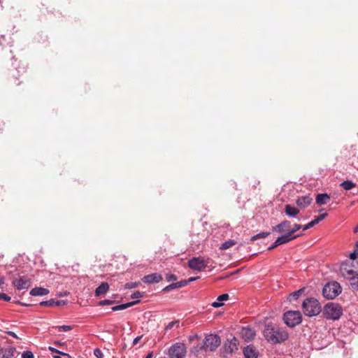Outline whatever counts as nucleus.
<instances>
[{
  "mask_svg": "<svg viewBox=\"0 0 358 358\" xmlns=\"http://www.w3.org/2000/svg\"><path fill=\"white\" fill-rule=\"evenodd\" d=\"M3 41H5V36H1L0 38V45H3Z\"/></svg>",
  "mask_w": 358,
  "mask_h": 358,
  "instance_id": "49",
  "label": "nucleus"
},
{
  "mask_svg": "<svg viewBox=\"0 0 358 358\" xmlns=\"http://www.w3.org/2000/svg\"><path fill=\"white\" fill-rule=\"evenodd\" d=\"M48 349L52 353H57V354L62 355V356L70 357V355L68 353L59 351V350L56 349L55 348L50 346L48 348Z\"/></svg>",
  "mask_w": 358,
  "mask_h": 358,
  "instance_id": "33",
  "label": "nucleus"
},
{
  "mask_svg": "<svg viewBox=\"0 0 358 358\" xmlns=\"http://www.w3.org/2000/svg\"><path fill=\"white\" fill-rule=\"evenodd\" d=\"M114 303H115V301L109 300V299H104V300L100 301L98 303V305L101 306H106V305H111Z\"/></svg>",
  "mask_w": 358,
  "mask_h": 358,
  "instance_id": "36",
  "label": "nucleus"
},
{
  "mask_svg": "<svg viewBox=\"0 0 358 358\" xmlns=\"http://www.w3.org/2000/svg\"><path fill=\"white\" fill-rule=\"evenodd\" d=\"M343 314L342 307L334 303H328L324 307L323 315L327 320H337Z\"/></svg>",
  "mask_w": 358,
  "mask_h": 358,
  "instance_id": "3",
  "label": "nucleus"
},
{
  "mask_svg": "<svg viewBox=\"0 0 358 358\" xmlns=\"http://www.w3.org/2000/svg\"><path fill=\"white\" fill-rule=\"evenodd\" d=\"M94 355L96 358H103V354L99 348L94 349Z\"/></svg>",
  "mask_w": 358,
  "mask_h": 358,
  "instance_id": "38",
  "label": "nucleus"
},
{
  "mask_svg": "<svg viewBox=\"0 0 358 358\" xmlns=\"http://www.w3.org/2000/svg\"><path fill=\"white\" fill-rule=\"evenodd\" d=\"M16 350L13 347L0 349V358H13Z\"/></svg>",
  "mask_w": 358,
  "mask_h": 358,
  "instance_id": "17",
  "label": "nucleus"
},
{
  "mask_svg": "<svg viewBox=\"0 0 358 358\" xmlns=\"http://www.w3.org/2000/svg\"><path fill=\"white\" fill-rule=\"evenodd\" d=\"M235 243H236L234 241H231V240L227 241L222 244L220 249L227 250V249L231 248V246H233L234 245H235Z\"/></svg>",
  "mask_w": 358,
  "mask_h": 358,
  "instance_id": "32",
  "label": "nucleus"
},
{
  "mask_svg": "<svg viewBox=\"0 0 358 358\" xmlns=\"http://www.w3.org/2000/svg\"><path fill=\"white\" fill-rule=\"evenodd\" d=\"M264 336L268 343L276 344L286 341L289 335L284 328L268 324L265 326Z\"/></svg>",
  "mask_w": 358,
  "mask_h": 358,
  "instance_id": "1",
  "label": "nucleus"
},
{
  "mask_svg": "<svg viewBox=\"0 0 358 358\" xmlns=\"http://www.w3.org/2000/svg\"><path fill=\"white\" fill-rule=\"evenodd\" d=\"M291 222L288 220H284L280 224L273 227L272 230L275 232H282V231H288L290 229Z\"/></svg>",
  "mask_w": 358,
  "mask_h": 358,
  "instance_id": "15",
  "label": "nucleus"
},
{
  "mask_svg": "<svg viewBox=\"0 0 358 358\" xmlns=\"http://www.w3.org/2000/svg\"><path fill=\"white\" fill-rule=\"evenodd\" d=\"M6 334L8 335L15 338H18V336H17V334L15 332L12 331H8L6 332Z\"/></svg>",
  "mask_w": 358,
  "mask_h": 358,
  "instance_id": "46",
  "label": "nucleus"
},
{
  "mask_svg": "<svg viewBox=\"0 0 358 358\" xmlns=\"http://www.w3.org/2000/svg\"><path fill=\"white\" fill-rule=\"evenodd\" d=\"M59 331H69L72 329V327L70 325H62L57 327Z\"/></svg>",
  "mask_w": 358,
  "mask_h": 358,
  "instance_id": "37",
  "label": "nucleus"
},
{
  "mask_svg": "<svg viewBox=\"0 0 358 358\" xmlns=\"http://www.w3.org/2000/svg\"><path fill=\"white\" fill-rule=\"evenodd\" d=\"M69 358H71V357H69Z\"/></svg>",
  "mask_w": 358,
  "mask_h": 358,
  "instance_id": "58",
  "label": "nucleus"
},
{
  "mask_svg": "<svg viewBox=\"0 0 358 358\" xmlns=\"http://www.w3.org/2000/svg\"><path fill=\"white\" fill-rule=\"evenodd\" d=\"M229 299V294H222L217 297V301H227Z\"/></svg>",
  "mask_w": 358,
  "mask_h": 358,
  "instance_id": "41",
  "label": "nucleus"
},
{
  "mask_svg": "<svg viewBox=\"0 0 358 358\" xmlns=\"http://www.w3.org/2000/svg\"><path fill=\"white\" fill-rule=\"evenodd\" d=\"M317 224V221L315 220V219H314L312 221L309 222L308 224H306L305 226H303V230H304V231L307 230V229L313 227V226H315Z\"/></svg>",
  "mask_w": 358,
  "mask_h": 358,
  "instance_id": "35",
  "label": "nucleus"
},
{
  "mask_svg": "<svg viewBox=\"0 0 358 358\" xmlns=\"http://www.w3.org/2000/svg\"><path fill=\"white\" fill-rule=\"evenodd\" d=\"M330 199L329 196L326 193L318 194L316 196V203L318 205H324Z\"/></svg>",
  "mask_w": 358,
  "mask_h": 358,
  "instance_id": "24",
  "label": "nucleus"
},
{
  "mask_svg": "<svg viewBox=\"0 0 358 358\" xmlns=\"http://www.w3.org/2000/svg\"><path fill=\"white\" fill-rule=\"evenodd\" d=\"M4 284V280L3 278L0 275V287Z\"/></svg>",
  "mask_w": 358,
  "mask_h": 358,
  "instance_id": "52",
  "label": "nucleus"
},
{
  "mask_svg": "<svg viewBox=\"0 0 358 358\" xmlns=\"http://www.w3.org/2000/svg\"><path fill=\"white\" fill-rule=\"evenodd\" d=\"M198 278H199V277H192L189 279V282L194 281V280H197Z\"/></svg>",
  "mask_w": 358,
  "mask_h": 358,
  "instance_id": "51",
  "label": "nucleus"
},
{
  "mask_svg": "<svg viewBox=\"0 0 358 358\" xmlns=\"http://www.w3.org/2000/svg\"><path fill=\"white\" fill-rule=\"evenodd\" d=\"M221 343L220 337L217 334H210L204 338L200 349L204 351H215Z\"/></svg>",
  "mask_w": 358,
  "mask_h": 358,
  "instance_id": "4",
  "label": "nucleus"
},
{
  "mask_svg": "<svg viewBox=\"0 0 358 358\" xmlns=\"http://www.w3.org/2000/svg\"><path fill=\"white\" fill-rule=\"evenodd\" d=\"M312 201L313 199L310 196V195H305L299 197L296 203L299 207L303 208L309 206Z\"/></svg>",
  "mask_w": 358,
  "mask_h": 358,
  "instance_id": "16",
  "label": "nucleus"
},
{
  "mask_svg": "<svg viewBox=\"0 0 358 358\" xmlns=\"http://www.w3.org/2000/svg\"><path fill=\"white\" fill-rule=\"evenodd\" d=\"M55 343H56L57 345H59V344H60V342H56Z\"/></svg>",
  "mask_w": 358,
  "mask_h": 358,
  "instance_id": "57",
  "label": "nucleus"
},
{
  "mask_svg": "<svg viewBox=\"0 0 358 358\" xmlns=\"http://www.w3.org/2000/svg\"><path fill=\"white\" fill-rule=\"evenodd\" d=\"M224 352L231 354L238 349V339L233 337L231 339H227L224 345Z\"/></svg>",
  "mask_w": 358,
  "mask_h": 358,
  "instance_id": "11",
  "label": "nucleus"
},
{
  "mask_svg": "<svg viewBox=\"0 0 358 358\" xmlns=\"http://www.w3.org/2000/svg\"><path fill=\"white\" fill-rule=\"evenodd\" d=\"M355 232H358V225L354 229Z\"/></svg>",
  "mask_w": 358,
  "mask_h": 358,
  "instance_id": "55",
  "label": "nucleus"
},
{
  "mask_svg": "<svg viewBox=\"0 0 358 358\" xmlns=\"http://www.w3.org/2000/svg\"><path fill=\"white\" fill-rule=\"evenodd\" d=\"M342 291L340 284L337 282L327 283L322 289V294L327 299H334L338 296Z\"/></svg>",
  "mask_w": 358,
  "mask_h": 358,
  "instance_id": "5",
  "label": "nucleus"
},
{
  "mask_svg": "<svg viewBox=\"0 0 358 358\" xmlns=\"http://www.w3.org/2000/svg\"><path fill=\"white\" fill-rule=\"evenodd\" d=\"M166 280L168 282H170V281H174V280H177V276L174 274H169V273H167L166 275Z\"/></svg>",
  "mask_w": 358,
  "mask_h": 358,
  "instance_id": "40",
  "label": "nucleus"
},
{
  "mask_svg": "<svg viewBox=\"0 0 358 358\" xmlns=\"http://www.w3.org/2000/svg\"><path fill=\"white\" fill-rule=\"evenodd\" d=\"M152 355H153V352H149L146 357L145 358H152Z\"/></svg>",
  "mask_w": 358,
  "mask_h": 358,
  "instance_id": "50",
  "label": "nucleus"
},
{
  "mask_svg": "<svg viewBox=\"0 0 358 358\" xmlns=\"http://www.w3.org/2000/svg\"><path fill=\"white\" fill-rule=\"evenodd\" d=\"M29 294L31 296H45L49 294V290L41 287H35L31 289Z\"/></svg>",
  "mask_w": 358,
  "mask_h": 358,
  "instance_id": "22",
  "label": "nucleus"
},
{
  "mask_svg": "<svg viewBox=\"0 0 358 358\" xmlns=\"http://www.w3.org/2000/svg\"><path fill=\"white\" fill-rule=\"evenodd\" d=\"M187 283H188V282L186 280H182V281L177 282H173V283L169 285L168 286L165 287L163 289V291L165 292H169L174 289L185 287V285H187Z\"/></svg>",
  "mask_w": 358,
  "mask_h": 358,
  "instance_id": "20",
  "label": "nucleus"
},
{
  "mask_svg": "<svg viewBox=\"0 0 358 358\" xmlns=\"http://www.w3.org/2000/svg\"><path fill=\"white\" fill-rule=\"evenodd\" d=\"M162 280L161 274L155 273L147 275H145L143 278V281L146 284L157 283Z\"/></svg>",
  "mask_w": 358,
  "mask_h": 358,
  "instance_id": "14",
  "label": "nucleus"
},
{
  "mask_svg": "<svg viewBox=\"0 0 358 358\" xmlns=\"http://www.w3.org/2000/svg\"><path fill=\"white\" fill-rule=\"evenodd\" d=\"M13 285L17 290H27L32 284L31 278L27 275H19L13 279Z\"/></svg>",
  "mask_w": 358,
  "mask_h": 358,
  "instance_id": "8",
  "label": "nucleus"
},
{
  "mask_svg": "<svg viewBox=\"0 0 358 358\" xmlns=\"http://www.w3.org/2000/svg\"><path fill=\"white\" fill-rule=\"evenodd\" d=\"M197 338L196 335L189 336V341H193L194 338Z\"/></svg>",
  "mask_w": 358,
  "mask_h": 358,
  "instance_id": "54",
  "label": "nucleus"
},
{
  "mask_svg": "<svg viewBox=\"0 0 358 358\" xmlns=\"http://www.w3.org/2000/svg\"><path fill=\"white\" fill-rule=\"evenodd\" d=\"M300 235H292L289 232H286L285 234L281 235L280 236L278 237L276 239V245H282L287 243H289L298 237H299Z\"/></svg>",
  "mask_w": 358,
  "mask_h": 358,
  "instance_id": "13",
  "label": "nucleus"
},
{
  "mask_svg": "<svg viewBox=\"0 0 358 358\" xmlns=\"http://www.w3.org/2000/svg\"><path fill=\"white\" fill-rule=\"evenodd\" d=\"M125 287H126V288H132V287H133V285H131V283H127V284L125 285Z\"/></svg>",
  "mask_w": 358,
  "mask_h": 358,
  "instance_id": "53",
  "label": "nucleus"
},
{
  "mask_svg": "<svg viewBox=\"0 0 358 358\" xmlns=\"http://www.w3.org/2000/svg\"><path fill=\"white\" fill-rule=\"evenodd\" d=\"M340 272L343 278L350 280L358 271L354 269L352 263L344 262L341 266Z\"/></svg>",
  "mask_w": 358,
  "mask_h": 358,
  "instance_id": "10",
  "label": "nucleus"
},
{
  "mask_svg": "<svg viewBox=\"0 0 358 358\" xmlns=\"http://www.w3.org/2000/svg\"><path fill=\"white\" fill-rule=\"evenodd\" d=\"M345 190H350L356 186V183L352 180H345L340 184Z\"/></svg>",
  "mask_w": 358,
  "mask_h": 358,
  "instance_id": "26",
  "label": "nucleus"
},
{
  "mask_svg": "<svg viewBox=\"0 0 358 358\" xmlns=\"http://www.w3.org/2000/svg\"><path fill=\"white\" fill-rule=\"evenodd\" d=\"M241 334L245 341H251L255 336V330L250 327H243Z\"/></svg>",
  "mask_w": 358,
  "mask_h": 358,
  "instance_id": "18",
  "label": "nucleus"
},
{
  "mask_svg": "<svg viewBox=\"0 0 358 358\" xmlns=\"http://www.w3.org/2000/svg\"><path fill=\"white\" fill-rule=\"evenodd\" d=\"M284 322L289 327H294L302 321V315L299 310H288L283 315Z\"/></svg>",
  "mask_w": 358,
  "mask_h": 358,
  "instance_id": "6",
  "label": "nucleus"
},
{
  "mask_svg": "<svg viewBox=\"0 0 358 358\" xmlns=\"http://www.w3.org/2000/svg\"><path fill=\"white\" fill-rule=\"evenodd\" d=\"M54 358H62L61 357L57 355V356H55Z\"/></svg>",
  "mask_w": 358,
  "mask_h": 358,
  "instance_id": "56",
  "label": "nucleus"
},
{
  "mask_svg": "<svg viewBox=\"0 0 358 358\" xmlns=\"http://www.w3.org/2000/svg\"><path fill=\"white\" fill-rule=\"evenodd\" d=\"M303 313L308 317L316 316L321 312L322 308L319 301L314 298H307L302 303Z\"/></svg>",
  "mask_w": 358,
  "mask_h": 358,
  "instance_id": "2",
  "label": "nucleus"
},
{
  "mask_svg": "<svg viewBox=\"0 0 358 358\" xmlns=\"http://www.w3.org/2000/svg\"><path fill=\"white\" fill-rule=\"evenodd\" d=\"M142 295H143V294H142V293H141V292H140L137 291V292H136L133 293V294L131 295V297L132 299H134V298H139V297H141V296H142Z\"/></svg>",
  "mask_w": 358,
  "mask_h": 358,
  "instance_id": "44",
  "label": "nucleus"
},
{
  "mask_svg": "<svg viewBox=\"0 0 358 358\" xmlns=\"http://www.w3.org/2000/svg\"><path fill=\"white\" fill-rule=\"evenodd\" d=\"M327 216V213H322V214L320 215L319 216H317V217H315V219L318 224L320 221L324 220Z\"/></svg>",
  "mask_w": 358,
  "mask_h": 358,
  "instance_id": "43",
  "label": "nucleus"
},
{
  "mask_svg": "<svg viewBox=\"0 0 358 358\" xmlns=\"http://www.w3.org/2000/svg\"><path fill=\"white\" fill-rule=\"evenodd\" d=\"M170 358H185L187 354V348L182 343H176L169 348Z\"/></svg>",
  "mask_w": 358,
  "mask_h": 358,
  "instance_id": "7",
  "label": "nucleus"
},
{
  "mask_svg": "<svg viewBox=\"0 0 358 358\" xmlns=\"http://www.w3.org/2000/svg\"><path fill=\"white\" fill-rule=\"evenodd\" d=\"M350 259L352 261L358 259V241L355 243L354 251L350 255Z\"/></svg>",
  "mask_w": 358,
  "mask_h": 358,
  "instance_id": "31",
  "label": "nucleus"
},
{
  "mask_svg": "<svg viewBox=\"0 0 358 358\" xmlns=\"http://www.w3.org/2000/svg\"><path fill=\"white\" fill-rule=\"evenodd\" d=\"M244 358H258L259 352L252 345H248L243 348Z\"/></svg>",
  "mask_w": 358,
  "mask_h": 358,
  "instance_id": "12",
  "label": "nucleus"
},
{
  "mask_svg": "<svg viewBox=\"0 0 358 358\" xmlns=\"http://www.w3.org/2000/svg\"><path fill=\"white\" fill-rule=\"evenodd\" d=\"M269 234H270V232H265V231L260 232V233L252 236L250 241H255L260 239V238H265L268 237L269 236Z\"/></svg>",
  "mask_w": 358,
  "mask_h": 358,
  "instance_id": "29",
  "label": "nucleus"
},
{
  "mask_svg": "<svg viewBox=\"0 0 358 358\" xmlns=\"http://www.w3.org/2000/svg\"><path fill=\"white\" fill-rule=\"evenodd\" d=\"M285 213L289 217H294L299 213V210L294 206L287 204L285 207Z\"/></svg>",
  "mask_w": 358,
  "mask_h": 358,
  "instance_id": "21",
  "label": "nucleus"
},
{
  "mask_svg": "<svg viewBox=\"0 0 358 358\" xmlns=\"http://www.w3.org/2000/svg\"><path fill=\"white\" fill-rule=\"evenodd\" d=\"M141 338H142V336L136 337L133 341V344L136 345L139 342V341L141 339Z\"/></svg>",
  "mask_w": 358,
  "mask_h": 358,
  "instance_id": "48",
  "label": "nucleus"
},
{
  "mask_svg": "<svg viewBox=\"0 0 358 358\" xmlns=\"http://www.w3.org/2000/svg\"><path fill=\"white\" fill-rule=\"evenodd\" d=\"M208 263V261L204 260L201 257H194L188 261L187 265L192 270L201 271L207 268Z\"/></svg>",
  "mask_w": 358,
  "mask_h": 358,
  "instance_id": "9",
  "label": "nucleus"
},
{
  "mask_svg": "<svg viewBox=\"0 0 358 358\" xmlns=\"http://www.w3.org/2000/svg\"><path fill=\"white\" fill-rule=\"evenodd\" d=\"M138 302H139V301L138 300V301H135L128 302L126 303H122L120 305L113 306L111 308V310L113 311L122 310L127 309V308L136 304Z\"/></svg>",
  "mask_w": 358,
  "mask_h": 358,
  "instance_id": "23",
  "label": "nucleus"
},
{
  "mask_svg": "<svg viewBox=\"0 0 358 358\" xmlns=\"http://www.w3.org/2000/svg\"><path fill=\"white\" fill-rule=\"evenodd\" d=\"M276 244L277 243H276V240H275V242L271 246H269L268 248V250H271L274 249L275 248L279 246V245H276Z\"/></svg>",
  "mask_w": 358,
  "mask_h": 358,
  "instance_id": "47",
  "label": "nucleus"
},
{
  "mask_svg": "<svg viewBox=\"0 0 358 358\" xmlns=\"http://www.w3.org/2000/svg\"><path fill=\"white\" fill-rule=\"evenodd\" d=\"M110 288V285L108 282H102L99 286H98L94 292L96 296H101L105 294H106Z\"/></svg>",
  "mask_w": 358,
  "mask_h": 358,
  "instance_id": "19",
  "label": "nucleus"
},
{
  "mask_svg": "<svg viewBox=\"0 0 358 358\" xmlns=\"http://www.w3.org/2000/svg\"><path fill=\"white\" fill-rule=\"evenodd\" d=\"M302 228V226L299 224H294L293 227L288 230V232H289L292 235H294V234L298 230L301 229Z\"/></svg>",
  "mask_w": 358,
  "mask_h": 358,
  "instance_id": "34",
  "label": "nucleus"
},
{
  "mask_svg": "<svg viewBox=\"0 0 358 358\" xmlns=\"http://www.w3.org/2000/svg\"><path fill=\"white\" fill-rule=\"evenodd\" d=\"M174 327H176L178 328L180 327V321L179 320H174L171 322H169L165 327V331H167Z\"/></svg>",
  "mask_w": 358,
  "mask_h": 358,
  "instance_id": "30",
  "label": "nucleus"
},
{
  "mask_svg": "<svg viewBox=\"0 0 358 358\" xmlns=\"http://www.w3.org/2000/svg\"><path fill=\"white\" fill-rule=\"evenodd\" d=\"M22 358H34V357L31 351H24L22 354Z\"/></svg>",
  "mask_w": 358,
  "mask_h": 358,
  "instance_id": "39",
  "label": "nucleus"
},
{
  "mask_svg": "<svg viewBox=\"0 0 358 358\" xmlns=\"http://www.w3.org/2000/svg\"><path fill=\"white\" fill-rule=\"evenodd\" d=\"M0 299L6 301H10L11 298L4 293H0Z\"/></svg>",
  "mask_w": 358,
  "mask_h": 358,
  "instance_id": "42",
  "label": "nucleus"
},
{
  "mask_svg": "<svg viewBox=\"0 0 358 358\" xmlns=\"http://www.w3.org/2000/svg\"><path fill=\"white\" fill-rule=\"evenodd\" d=\"M223 305L222 303L221 302H219V301H215L212 303V306L214 307V308H220Z\"/></svg>",
  "mask_w": 358,
  "mask_h": 358,
  "instance_id": "45",
  "label": "nucleus"
},
{
  "mask_svg": "<svg viewBox=\"0 0 358 358\" xmlns=\"http://www.w3.org/2000/svg\"><path fill=\"white\" fill-rule=\"evenodd\" d=\"M350 281L352 289L353 291H358V272Z\"/></svg>",
  "mask_w": 358,
  "mask_h": 358,
  "instance_id": "27",
  "label": "nucleus"
},
{
  "mask_svg": "<svg viewBox=\"0 0 358 358\" xmlns=\"http://www.w3.org/2000/svg\"><path fill=\"white\" fill-rule=\"evenodd\" d=\"M304 291H305V288L303 287V288H301V289H299V290H297L296 292H294L291 293L289 295V296H288L289 301L292 302L294 300H296L298 299V297L300 295H301L302 293L304 292Z\"/></svg>",
  "mask_w": 358,
  "mask_h": 358,
  "instance_id": "25",
  "label": "nucleus"
},
{
  "mask_svg": "<svg viewBox=\"0 0 358 358\" xmlns=\"http://www.w3.org/2000/svg\"><path fill=\"white\" fill-rule=\"evenodd\" d=\"M39 304L41 306H52L54 305L59 306L60 304V302L55 301L54 299H50L48 301H43L40 302Z\"/></svg>",
  "mask_w": 358,
  "mask_h": 358,
  "instance_id": "28",
  "label": "nucleus"
}]
</instances>
